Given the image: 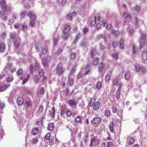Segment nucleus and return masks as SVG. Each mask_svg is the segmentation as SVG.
I'll return each instance as SVG.
<instances>
[{"instance_id": "obj_60", "label": "nucleus", "mask_w": 147, "mask_h": 147, "mask_svg": "<svg viewBox=\"0 0 147 147\" xmlns=\"http://www.w3.org/2000/svg\"><path fill=\"white\" fill-rule=\"evenodd\" d=\"M86 44V42H81L80 46L84 47H87Z\"/></svg>"}, {"instance_id": "obj_38", "label": "nucleus", "mask_w": 147, "mask_h": 147, "mask_svg": "<svg viewBox=\"0 0 147 147\" xmlns=\"http://www.w3.org/2000/svg\"><path fill=\"white\" fill-rule=\"evenodd\" d=\"M54 126V124L53 123H49L48 125V129L50 130H52L53 129Z\"/></svg>"}, {"instance_id": "obj_57", "label": "nucleus", "mask_w": 147, "mask_h": 147, "mask_svg": "<svg viewBox=\"0 0 147 147\" xmlns=\"http://www.w3.org/2000/svg\"><path fill=\"white\" fill-rule=\"evenodd\" d=\"M45 92V90L44 87H42L40 90V93L41 95L43 94Z\"/></svg>"}, {"instance_id": "obj_16", "label": "nucleus", "mask_w": 147, "mask_h": 147, "mask_svg": "<svg viewBox=\"0 0 147 147\" xmlns=\"http://www.w3.org/2000/svg\"><path fill=\"white\" fill-rule=\"evenodd\" d=\"M62 38L64 40H67L70 36L69 32H63Z\"/></svg>"}, {"instance_id": "obj_9", "label": "nucleus", "mask_w": 147, "mask_h": 147, "mask_svg": "<svg viewBox=\"0 0 147 147\" xmlns=\"http://www.w3.org/2000/svg\"><path fill=\"white\" fill-rule=\"evenodd\" d=\"M69 105L73 108L75 109L77 108V103L74 99H72L68 100Z\"/></svg>"}, {"instance_id": "obj_1", "label": "nucleus", "mask_w": 147, "mask_h": 147, "mask_svg": "<svg viewBox=\"0 0 147 147\" xmlns=\"http://www.w3.org/2000/svg\"><path fill=\"white\" fill-rule=\"evenodd\" d=\"M10 38L8 42V45L11 44V42H13L14 48L15 49H17L20 46L21 40L16 37V33L14 32H12L9 34Z\"/></svg>"}, {"instance_id": "obj_25", "label": "nucleus", "mask_w": 147, "mask_h": 147, "mask_svg": "<svg viewBox=\"0 0 147 147\" xmlns=\"http://www.w3.org/2000/svg\"><path fill=\"white\" fill-rule=\"evenodd\" d=\"M114 123L113 121L110 122L109 124V129L112 133L114 132Z\"/></svg>"}, {"instance_id": "obj_7", "label": "nucleus", "mask_w": 147, "mask_h": 147, "mask_svg": "<svg viewBox=\"0 0 147 147\" xmlns=\"http://www.w3.org/2000/svg\"><path fill=\"white\" fill-rule=\"evenodd\" d=\"M72 28V24L70 22H68L65 24L64 25V28L62 30L63 32H69Z\"/></svg>"}, {"instance_id": "obj_14", "label": "nucleus", "mask_w": 147, "mask_h": 147, "mask_svg": "<svg viewBox=\"0 0 147 147\" xmlns=\"http://www.w3.org/2000/svg\"><path fill=\"white\" fill-rule=\"evenodd\" d=\"M112 71L113 69H110L108 71L107 74L105 78V80L106 82H107L110 80V76L112 74Z\"/></svg>"}, {"instance_id": "obj_51", "label": "nucleus", "mask_w": 147, "mask_h": 147, "mask_svg": "<svg viewBox=\"0 0 147 147\" xmlns=\"http://www.w3.org/2000/svg\"><path fill=\"white\" fill-rule=\"evenodd\" d=\"M111 115L110 111L109 110H107L106 111L105 115L107 117H109Z\"/></svg>"}, {"instance_id": "obj_3", "label": "nucleus", "mask_w": 147, "mask_h": 147, "mask_svg": "<svg viewBox=\"0 0 147 147\" xmlns=\"http://www.w3.org/2000/svg\"><path fill=\"white\" fill-rule=\"evenodd\" d=\"M141 35L139 40L140 48L141 49L144 47L145 44V40L147 37V35L146 34L141 33Z\"/></svg>"}, {"instance_id": "obj_53", "label": "nucleus", "mask_w": 147, "mask_h": 147, "mask_svg": "<svg viewBox=\"0 0 147 147\" xmlns=\"http://www.w3.org/2000/svg\"><path fill=\"white\" fill-rule=\"evenodd\" d=\"M83 74L82 71H80L77 75V78L78 79L82 77Z\"/></svg>"}, {"instance_id": "obj_46", "label": "nucleus", "mask_w": 147, "mask_h": 147, "mask_svg": "<svg viewBox=\"0 0 147 147\" xmlns=\"http://www.w3.org/2000/svg\"><path fill=\"white\" fill-rule=\"evenodd\" d=\"M62 49H59L58 50L54 53V54L56 55H60L62 52Z\"/></svg>"}, {"instance_id": "obj_11", "label": "nucleus", "mask_w": 147, "mask_h": 147, "mask_svg": "<svg viewBox=\"0 0 147 147\" xmlns=\"http://www.w3.org/2000/svg\"><path fill=\"white\" fill-rule=\"evenodd\" d=\"M63 69L62 65H58L57 67V73L59 76L63 73Z\"/></svg>"}, {"instance_id": "obj_10", "label": "nucleus", "mask_w": 147, "mask_h": 147, "mask_svg": "<svg viewBox=\"0 0 147 147\" xmlns=\"http://www.w3.org/2000/svg\"><path fill=\"white\" fill-rule=\"evenodd\" d=\"M101 121V119L99 117H95L91 121V122L93 124H99Z\"/></svg>"}, {"instance_id": "obj_58", "label": "nucleus", "mask_w": 147, "mask_h": 147, "mask_svg": "<svg viewBox=\"0 0 147 147\" xmlns=\"http://www.w3.org/2000/svg\"><path fill=\"white\" fill-rule=\"evenodd\" d=\"M35 21L30 20V22L29 23V26L31 27H33L35 23Z\"/></svg>"}, {"instance_id": "obj_6", "label": "nucleus", "mask_w": 147, "mask_h": 147, "mask_svg": "<svg viewBox=\"0 0 147 147\" xmlns=\"http://www.w3.org/2000/svg\"><path fill=\"white\" fill-rule=\"evenodd\" d=\"M33 104V101L31 100H26L25 105L26 107V109L27 111L30 112L32 110Z\"/></svg>"}, {"instance_id": "obj_55", "label": "nucleus", "mask_w": 147, "mask_h": 147, "mask_svg": "<svg viewBox=\"0 0 147 147\" xmlns=\"http://www.w3.org/2000/svg\"><path fill=\"white\" fill-rule=\"evenodd\" d=\"M129 139H130L129 141V143L130 145L132 144L134 142V140L133 138L131 137H129Z\"/></svg>"}, {"instance_id": "obj_34", "label": "nucleus", "mask_w": 147, "mask_h": 147, "mask_svg": "<svg viewBox=\"0 0 147 147\" xmlns=\"http://www.w3.org/2000/svg\"><path fill=\"white\" fill-rule=\"evenodd\" d=\"M96 50V48L95 47L92 49V50L90 51V56L91 58H92L94 56V53L93 51H95Z\"/></svg>"}, {"instance_id": "obj_19", "label": "nucleus", "mask_w": 147, "mask_h": 147, "mask_svg": "<svg viewBox=\"0 0 147 147\" xmlns=\"http://www.w3.org/2000/svg\"><path fill=\"white\" fill-rule=\"evenodd\" d=\"M119 47L120 49H123L125 47L124 40L123 38H121L119 41Z\"/></svg>"}, {"instance_id": "obj_64", "label": "nucleus", "mask_w": 147, "mask_h": 147, "mask_svg": "<svg viewBox=\"0 0 147 147\" xmlns=\"http://www.w3.org/2000/svg\"><path fill=\"white\" fill-rule=\"evenodd\" d=\"M99 45H100V50H105L106 49V47L102 45L101 44H100Z\"/></svg>"}, {"instance_id": "obj_27", "label": "nucleus", "mask_w": 147, "mask_h": 147, "mask_svg": "<svg viewBox=\"0 0 147 147\" xmlns=\"http://www.w3.org/2000/svg\"><path fill=\"white\" fill-rule=\"evenodd\" d=\"M38 128L37 127H35L33 129L32 131V133L33 135H36L38 134Z\"/></svg>"}, {"instance_id": "obj_61", "label": "nucleus", "mask_w": 147, "mask_h": 147, "mask_svg": "<svg viewBox=\"0 0 147 147\" xmlns=\"http://www.w3.org/2000/svg\"><path fill=\"white\" fill-rule=\"evenodd\" d=\"M132 50H133V53L134 54H135L136 53V47L135 45H133L132 47Z\"/></svg>"}, {"instance_id": "obj_22", "label": "nucleus", "mask_w": 147, "mask_h": 147, "mask_svg": "<svg viewBox=\"0 0 147 147\" xmlns=\"http://www.w3.org/2000/svg\"><path fill=\"white\" fill-rule=\"evenodd\" d=\"M142 58L144 60H147V52L145 51L143 52L142 55Z\"/></svg>"}, {"instance_id": "obj_5", "label": "nucleus", "mask_w": 147, "mask_h": 147, "mask_svg": "<svg viewBox=\"0 0 147 147\" xmlns=\"http://www.w3.org/2000/svg\"><path fill=\"white\" fill-rule=\"evenodd\" d=\"M135 66L136 71L137 72L143 74L146 71L145 68L142 65H135Z\"/></svg>"}, {"instance_id": "obj_44", "label": "nucleus", "mask_w": 147, "mask_h": 147, "mask_svg": "<svg viewBox=\"0 0 147 147\" xmlns=\"http://www.w3.org/2000/svg\"><path fill=\"white\" fill-rule=\"evenodd\" d=\"M88 133H87L85 135L84 138V141L85 143L89 141V135Z\"/></svg>"}, {"instance_id": "obj_56", "label": "nucleus", "mask_w": 147, "mask_h": 147, "mask_svg": "<svg viewBox=\"0 0 147 147\" xmlns=\"http://www.w3.org/2000/svg\"><path fill=\"white\" fill-rule=\"evenodd\" d=\"M81 37V33L80 32H78L77 33L75 38L78 40Z\"/></svg>"}, {"instance_id": "obj_20", "label": "nucleus", "mask_w": 147, "mask_h": 147, "mask_svg": "<svg viewBox=\"0 0 147 147\" xmlns=\"http://www.w3.org/2000/svg\"><path fill=\"white\" fill-rule=\"evenodd\" d=\"M17 102L19 105H22L24 102V99L22 97H19L17 100Z\"/></svg>"}, {"instance_id": "obj_35", "label": "nucleus", "mask_w": 147, "mask_h": 147, "mask_svg": "<svg viewBox=\"0 0 147 147\" xmlns=\"http://www.w3.org/2000/svg\"><path fill=\"white\" fill-rule=\"evenodd\" d=\"M76 70V67H73L71 68V70L70 71L69 75V76H73V74L74 73Z\"/></svg>"}, {"instance_id": "obj_23", "label": "nucleus", "mask_w": 147, "mask_h": 147, "mask_svg": "<svg viewBox=\"0 0 147 147\" xmlns=\"http://www.w3.org/2000/svg\"><path fill=\"white\" fill-rule=\"evenodd\" d=\"M47 47L46 45H44L42 48V53L44 54H46L47 51Z\"/></svg>"}, {"instance_id": "obj_39", "label": "nucleus", "mask_w": 147, "mask_h": 147, "mask_svg": "<svg viewBox=\"0 0 147 147\" xmlns=\"http://www.w3.org/2000/svg\"><path fill=\"white\" fill-rule=\"evenodd\" d=\"M112 111L114 113H116V112L117 113V114H118V112L119 111L117 109L116 107L115 106H113L112 108Z\"/></svg>"}, {"instance_id": "obj_42", "label": "nucleus", "mask_w": 147, "mask_h": 147, "mask_svg": "<svg viewBox=\"0 0 147 147\" xmlns=\"http://www.w3.org/2000/svg\"><path fill=\"white\" fill-rule=\"evenodd\" d=\"M66 18L68 21H71L72 20L73 18L70 14H68L66 16Z\"/></svg>"}, {"instance_id": "obj_50", "label": "nucleus", "mask_w": 147, "mask_h": 147, "mask_svg": "<svg viewBox=\"0 0 147 147\" xmlns=\"http://www.w3.org/2000/svg\"><path fill=\"white\" fill-rule=\"evenodd\" d=\"M38 141V138H35L32 139L31 140V142L32 143L36 144Z\"/></svg>"}, {"instance_id": "obj_32", "label": "nucleus", "mask_w": 147, "mask_h": 147, "mask_svg": "<svg viewBox=\"0 0 147 147\" xmlns=\"http://www.w3.org/2000/svg\"><path fill=\"white\" fill-rule=\"evenodd\" d=\"M102 83L100 81H98L97 82L96 87V88L98 89H100L102 87Z\"/></svg>"}, {"instance_id": "obj_36", "label": "nucleus", "mask_w": 147, "mask_h": 147, "mask_svg": "<svg viewBox=\"0 0 147 147\" xmlns=\"http://www.w3.org/2000/svg\"><path fill=\"white\" fill-rule=\"evenodd\" d=\"M40 81V79L38 76L35 77L34 79V81L36 84H38Z\"/></svg>"}, {"instance_id": "obj_18", "label": "nucleus", "mask_w": 147, "mask_h": 147, "mask_svg": "<svg viewBox=\"0 0 147 147\" xmlns=\"http://www.w3.org/2000/svg\"><path fill=\"white\" fill-rule=\"evenodd\" d=\"M123 16L125 19H127L129 21H131L132 18L129 13H123Z\"/></svg>"}, {"instance_id": "obj_37", "label": "nucleus", "mask_w": 147, "mask_h": 147, "mask_svg": "<svg viewBox=\"0 0 147 147\" xmlns=\"http://www.w3.org/2000/svg\"><path fill=\"white\" fill-rule=\"evenodd\" d=\"M28 27L27 24L25 22L22 25V30L26 31L28 29Z\"/></svg>"}, {"instance_id": "obj_47", "label": "nucleus", "mask_w": 147, "mask_h": 147, "mask_svg": "<svg viewBox=\"0 0 147 147\" xmlns=\"http://www.w3.org/2000/svg\"><path fill=\"white\" fill-rule=\"evenodd\" d=\"M121 90L117 89L116 91L115 94V96L117 98V99H119L120 98V94Z\"/></svg>"}, {"instance_id": "obj_26", "label": "nucleus", "mask_w": 147, "mask_h": 147, "mask_svg": "<svg viewBox=\"0 0 147 147\" xmlns=\"http://www.w3.org/2000/svg\"><path fill=\"white\" fill-rule=\"evenodd\" d=\"M111 56L113 58L115 59L116 60H117L118 57L119 53L117 52H114L112 54Z\"/></svg>"}, {"instance_id": "obj_59", "label": "nucleus", "mask_w": 147, "mask_h": 147, "mask_svg": "<svg viewBox=\"0 0 147 147\" xmlns=\"http://www.w3.org/2000/svg\"><path fill=\"white\" fill-rule=\"evenodd\" d=\"M117 83H119V80L117 79H115L113 81V86L116 85Z\"/></svg>"}, {"instance_id": "obj_52", "label": "nucleus", "mask_w": 147, "mask_h": 147, "mask_svg": "<svg viewBox=\"0 0 147 147\" xmlns=\"http://www.w3.org/2000/svg\"><path fill=\"white\" fill-rule=\"evenodd\" d=\"M27 13L26 11H24L20 13V16L22 18H23Z\"/></svg>"}, {"instance_id": "obj_31", "label": "nucleus", "mask_w": 147, "mask_h": 147, "mask_svg": "<svg viewBox=\"0 0 147 147\" xmlns=\"http://www.w3.org/2000/svg\"><path fill=\"white\" fill-rule=\"evenodd\" d=\"M75 120L78 123H82L81 117L80 116H77L75 118Z\"/></svg>"}, {"instance_id": "obj_41", "label": "nucleus", "mask_w": 147, "mask_h": 147, "mask_svg": "<svg viewBox=\"0 0 147 147\" xmlns=\"http://www.w3.org/2000/svg\"><path fill=\"white\" fill-rule=\"evenodd\" d=\"M44 110V107L42 105H41L39 107L38 110V113H42Z\"/></svg>"}, {"instance_id": "obj_2", "label": "nucleus", "mask_w": 147, "mask_h": 147, "mask_svg": "<svg viewBox=\"0 0 147 147\" xmlns=\"http://www.w3.org/2000/svg\"><path fill=\"white\" fill-rule=\"evenodd\" d=\"M0 5L2 9L4 10L0 11V18L4 21H6L7 18V15H5V11H7L9 10L7 5L6 4L5 0H0Z\"/></svg>"}, {"instance_id": "obj_12", "label": "nucleus", "mask_w": 147, "mask_h": 147, "mask_svg": "<svg viewBox=\"0 0 147 147\" xmlns=\"http://www.w3.org/2000/svg\"><path fill=\"white\" fill-rule=\"evenodd\" d=\"M74 78L72 77V76H68V83L67 84L70 86H72L74 84Z\"/></svg>"}, {"instance_id": "obj_30", "label": "nucleus", "mask_w": 147, "mask_h": 147, "mask_svg": "<svg viewBox=\"0 0 147 147\" xmlns=\"http://www.w3.org/2000/svg\"><path fill=\"white\" fill-rule=\"evenodd\" d=\"M51 110L53 112L52 114H50V113H49V115L52 118H53L55 117V108L54 107H52Z\"/></svg>"}, {"instance_id": "obj_63", "label": "nucleus", "mask_w": 147, "mask_h": 147, "mask_svg": "<svg viewBox=\"0 0 147 147\" xmlns=\"http://www.w3.org/2000/svg\"><path fill=\"white\" fill-rule=\"evenodd\" d=\"M44 72L42 69L40 70L39 71V75L40 76L42 77L44 76Z\"/></svg>"}, {"instance_id": "obj_21", "label": "nucleus", "mask_w": 147, "mask_h": 147, "mask_svg": "<svg viewBox=\"0 0 147 147\" xmlns=\"http://www.w3.org/2000/svg\"><path fill=\"white\" fill-rule=\"evenodd\" d=\"M10 86V84L7 83L0 87V92H3L6 90L7 88Z\"/></svg>"}, {"instance_id": "obj_62", "label": "nucleus", "mask_w": 147, "mask_h": 147, "mask_svg": "<svg viewBox=\"0 0 147 147\" xmlns=\"http://www.w3.org/2000/svg\"><path fill=\"white\" fill-rule=\"evenodd\" d=\"M94 21H92L90 23V25L91 26H93L96 24V16L94 17Z\"/></svg>"}, {"instance_id": "obj_17", "label": "nucleus", "mask_w": 147, "mask_h": 147, "mask_svg": "<svg viewBox=\"0 0 147 147\" xmlns=\"http://www.w3.org/2000/svg\"><path fill=\"white\" fill-rule=\"evenodd\" d=\"M97 39L98 40H99L102 39H103L105 43H106L107 42L106 38L105 35L102 34L98 35L97 36Z\"/></svg>"}, {"instance_id": "obj_54", "label": "nucleus", "mask_w": 147, "mask_h": 147, "mask_svg": "<svg viewBox=\"0 0 147 147\" xmlns=\"http://www.w3.org/2000/svg\"><path fill=\"white\" fill-rule=\"evenodd\" d=\"M129 101H126L125 103L127 107L128 108V109L129 111H130L131 110L132 107L129 105Z\"/></svg>"}, {"instance_id": "obj_49", "label": "nucleus", "mask_w": 147, "mask_h": 147, "mask_svg": "<svg viewBox=\"0 0 147 147\" xmlns=\"http://www.w3.org/2000/svg\"><path fill=\"white\" fill-rule=\"evenodd\" d=\"M99 59L98 57H96L93 60V64H98L99 63Z\"/></svg>"}, {"instance_id": "obj_24", "label": "nucleus", "mask_w": 147, "mask_h": 147, "mask_svg": "<svg viewBox=\"0 0 147 147\" xmlns=\"http://www.w3.org/2000/svg\"><path fill=\"white\" fill-rule=\"evenodd\" d=\"M76 57V53L75 52H72L70 55L69 59L70 60H74Z\"/></svg>"}, {"instance_id": "obj_28", "label": "nucleus", "mask_w": 147, "mask_h": 147, "mask_svg": "<svg viewBox=\"0 0 147 147\" xmlns=\"http://www.w3.org/2000/svg\"><path fill=\"white\" fill-rule=\"evenodd\" d=\"M135 26L136 27V28H139V26L140 25V24L139 23V20L138 19L135 17Z\"/></svg>"}, {"instance_id": "obj_40", "label": "nucleus", "mask_w": 147, "mask_h": 147, "mask_svg": "<svg viewBox=\"0 0 147 147\" xmlns=\"http://www.w3.org/2000/svg\"><path fill=\"white\" fill-rule=\"evenodd\" d=\"M112 33L115 36L118 37L119 34V32L117 30H114L112 32Z\"/></svg>"}, {"instance_id": "obj_8", "label": "nucleus", "mask_w": 147, "mask_h": 147, "mask_svg": "<svg viewBox=\"0 0 147 147\" xmlns=\"http://www.w3.org/2000/svg\"><path fill=\"white\" fill-rule=\"evenodd\" d=\"M28 16L29 17L30 20L35 21L36 20V15L33 13L32 11H30L29 12Z\"/></svg>"}, {"instance_id": "obj_45", "label": "nucleus", "mask_w": 147, "mask_h": 147, "mask_svg": "<svg viewBox=\"0 0 147 147\" xmlns=\"http://www.w3.org/2000/svg\"><path fill=\"white\" fill-rule=\"evenodd\" d=\"M60 114L61 116H63V117L64 116L63 115L65 113V109L64 107H61V109H60Z\"/></svg>"}, {"instance_id": "obj_48", "label": "nucleus", "mask_w": 147, "mask_h": 147, "mask_svg": "<svg viewBox=\"0 0 147 147\" xmlns=\"http://www.w3.org/2000/svg\"><path fill=\"white\" fill-rule=\"evenodd\" d=\"M89 31V28L87 27H84L83 30V32L84 34H86Z\"/></svg>"}, {"instance_id": "obj_29", "label": "nucleus", "mask_w": 147, "mask_h": 147, "mask_svg": "<svg viewBox=\"0 0 147 147\" xmlns=\"http://www.w3.org/2000/svg\"><path fill=\"white\" fill-rule=\"evenodd\" d=\"M130 74L129 71H127L125 73V78L126 80H128L130 77Z\"/></svg>"}, {"instance_id": "obj_43", "label": "nucleus", "mask_w": 147, "mask_h": 147, "mask_svg": "<svg viewBox=\"0 0 147 147\" xmlns=\"http://www.w3.org/2000/svg\"><path fill=\"white\" fill-rule=\"evenodd\" d=\"M65 113L66 114L67 116L68 117H70L71 115V113L70 109H66Z\"/></svg>"}, {"instance_id": "obj_33", "label": "nucleus", "mask_w": 147, "mask_h": 147, "mask_svg": "<svg viewBox=\"0 0 147 147\" xmlns=\"http://www.w3.org/2000/svg\"><path fill=\"white\" fill-rule=\"evenodd\" d=\"M96 140V139L95 138H91L90 140V145L89 146L90 147L92 146L93 145V143H95L94 144H95L96 141H97Z\"/></svg>"}, {"instance_id": "obj_4", "label": "nucleus", "mask_w": 147, "mask_h": 147, "mask_svg": "<svg viewBox=\"0 0 147 147\" xmlns=\"http://www.w3.org/2000/svg\"><path fill=\"white\" fill-rule=\"evenodd\" d=\"M95 98H92L91 99L90 103V106L93 107L94 111L97 110L100 106V102L99 101H96L95 102Z\"/></svg>"}, {"instance_id": "obj_13", "label": "nucleus", "mask_w": 147, "mask_h": 147, "mask_svg": "<svg viewBox=\"0 0 147 147\" xmlns=\"http://www.w3.org/2000/svg\"><path fill=\"white\" fill-rule=\"evenodd\" d=\"M6 45L4 42H0V52H4L6 49Z\"/></svg>"}, {"instance_id": "obj_15", "label": "nucleus", "mask_w": 147, "mask_h": 147, "mask_svg": "<svg viewBox=\"0 0 147 147\" xmlns=\"http://www.w3.org/2000/svg\"><path fill=\"white\" fill-rule=\"evenodd\" d=\"M128 32L129 36H132L134 32V29L131 26H129L128 28Z\"/></svg>"}]
</instances>
